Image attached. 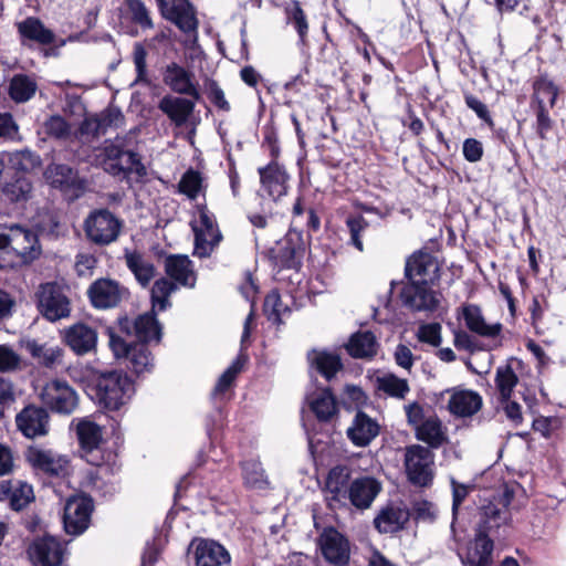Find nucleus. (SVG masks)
Wrapping results in <instances>:
<instances>
[{
	"label": "nucleus",
	"instance_id": "nucleus-1",
	"mask_svg": "<svg viewBox=\"0 0 566 566\" xmlns=\"http://www.w3.org/2000/svg\"><path fill=\"white\" fill-rule=\"evenodd\" d=\"M382 490L380 481L371 475L350 479L347 465H336L327 474L325 499L332 510L355 507L368 510Z\"/></svg>",
	"mask_w": 566,
	"mask_h": 566
},
{
	"label": "nucleus",
	"instance_id": "nucleus-2",
	"mask_svg": "<svg viewBox=\"0 0 566 566\" xmlns=\"http://www.w3.org/2000/svg\"><path fill=\"white\" fill-rule=\"evenodd\" d=\"M40 254L41 245L34 231L19 224L0 227V268L28 264Z\"/></svg>",
	"mask_w": 566,
	"mask_h": 566
},
{
	"label": "nucleus",
	"instance_id": "nucleus-3",
	"mask_svg": "<svg viewBox=\"0 0 566 566\" xmlns=\"http://www.w3.org/2000/svg\"><path fill=\"white\" fill-rule=\"evenodd\" d=\"M165 272L168 277L155 281L150 290L154 311H165L171 306L169 297L177 291L178 285L193 287L197 275L192 261L187 255H169L165 259Z\"/></svg>",
	"mask_w": 566,
	"mask_h": 566
},
{
	"label": "nucleus",
	"instance_id": "nucleus-4",
	"mask_svg": "<svg viewBox=\"0 0 566 566\" xmlns=\"http://www.w3.org/2000/svg\"><path fill=\"white\" fill-rule=\"evenodd\" d=\"M509 524V515L494 505H484L480 513V522L474 541L468 547L465 556H461L464 566H491L493 541L490 535L493 531Z\"/></svg>",
	"mask_w": 566,
	"mask_h": 566
},
{
	"label": "nucleus",
	"instance_id": "nucleus-5",
	"mask_svg": "<svg viewBox=\"0 0 566 566\" xmlns=\"http://www.w3.org/2000/svg\"><path fill=\"white\" fill-rule=\"evenodd\" d=\"M95 164L115 177L135 175L142 179L147 175L138 154L126 149L125 138L118 136L95 150Z\"/></svg>",
	"mask_w": 566,
	"mask_h": 566
},
{
	"label": "nucleus",
	"instance_id": "nucleus-6",
	"mask_svg": "<svg viewBox=\"0 0 566 566\" xmlns=\"http://www.w3.org/2000/svg\"><path fill=\"white\" fill-rule=\"evenodd\" d=\"M101 403L108 410H119L135 394L132 379L123 371H109L101 376L97 384Z\"/></svg>",
	"mask_w": 566,
	"mask_h": 566
},
{
	"label": "nucleus",
	"instance_id": "nucleus-7",
	"mask_svg": "<svg viewBox=\"0 0 566 566\" xmlns=\"http://www.w3.org/2000/svg\"><path fill=\"white\" fill-rule=\"evenodd\" d=\"M191 228L195 234L193 253L199 258L209 256L221 241L222 235L216 217L208 210L207 206H197Z\"/></svg>",
	"mask_w": 566,
	"mask_h": 566
},
{
	"label": "nucleus",
	"instance_id": "nucleus-8",
	"mask_svg": "<svg viewBox=\"0 0 566 566\" xmlns=\"http://www.w3.org/2000/svg\"><path fill=\"white\" fill-rule=\"evenodd\" d=\"M120 229L122 221L107 209L92 211L84 223L87 239L97 245H108L115 242Z\"/></svg>",
	"mask_w": 566,
	"mask_h": 566
},
{
	"label": "nucleus",
	"instance_id": "nucleus-9",
	"mask_svg": "<svg viewBox=\"0 0 566 566\" xmlns=\"http://www.w3.org/2000/svg\"><path fill=\"white\" fill-rule=\"evenodd\" d=\"M434 455L429 448L412 444L405 451V468L409 481L419 486H427L433 479Z\"/></svg>",
	"mask_w": 566,
	"mask_h": 566
},
{
	"label": "nucleus",
	"instance_id": "nucleus-10",
	"mask_svg": "<svg viewBox=\"0 0 566 566\" xmlns=\"http://www.w3.org/2000/svg\"><path fill=\"white\" fill-rule=\"evenodd\" d=\"M41 401L52 411L63 415L72 413L77 406V395L63 380L54 379L46 382L41 392Z\"/></svg>",
	"mask_w": 566,
	"mask_h": 566
},
{
	"label": "nucleus",
	"instance_id": "nucleus-11",
	"mask_svg": "<svg viewBox=\"0 0 566 566\" xmlns=\"http://www.w3.org/2000/svg\"><path fill=\"white\" fill-rule=\"evenodd\" d=\"M433 283L409 282L401 292L405 306L415 312H434L440 305V293L432 289Z\"/></svg>",
	"mask_w": 566,
	"mask_h": 566
},
{
	"label": "nucleus",
	"instance_id": "nucleus-12",
	"mask_svg": "<svg viewBox=\"0 0 566 566\" xmlns=\"http://www.w3.org/2000/svg\"><path fill=\"white\" fill-rule=\"evenodd\" d=\"M38 307L42 315L55 322L70 315V302L62 289L55 283H45L38 292Z\"/></svg>",
	"mask_w": 566,
	"mask_h": 566
},
{
	"label": "nucleus",
	"instance_id": "nucleus-13",
	"mask_svg": "<svg viewBox=\"0 0 566 566\" xmlns=\"http://www.w3.org/2000/svg\"><path fill=\"white\" fill-rule=\"evenodd\" d=\"M164 19L174 23L184 33L198 28L196 8L189 0H156Z\"/></svg>",
	"mask_w": 566,
	"mask_h": 566
},
{
	"label": "nucleus",
	"instance_id": "nucleus-14",
	"mask_svg": "<svg viewBox=\"0 0 566 566\" xmlns=\"http://www.w3.org/2000/svg\"><path fill=\"white\" fill-rule=\"evenodd\" d=\"M93 511L92 500L87 496H72L64 506L63 525L70 535L82 534L90 525Z\"/></svg>",
	"mask_w": 566,
	"mask_h": 566
},
{
	"label": "nucleus",
	"instance_id": "nucleus-15",
	"mask_svg": "<svg viewBox=\"0 0 566 566\" xmlns=\"http://www.w3.org/2000/svg\"><path fill=\"white\" fill-rule=\"evenodd\" d=\"M163 81L176 94L189 96L195 101L201 97L195 74L176 62L165 67Z\"/></svg>",
	"mask_w": 566,
	"mask_h": 566
},
{
	"label": "nucleus",
	"instance_id": "nucleus-16",
	"mask_svg": "<svg viewBox=\"0 0 566 566\" xmlns=\"http://www.w3.org/2000/svg\"><path fill=\"white\" fill-rule=\"evenodd\" d=\"M87 293L92 305L102 310L116 307L128 295L124 286L109 279L96 280Z\"/></svg>",
	"mask_w": 566,
	"mask_h": 566
},
{
	"label": "nucleus",
	"instance_id": "nucleus-17",
	"mask_svg": "<svg viewBox=\"0 0 566 566\" xmlns=\"http://www.w3.org/2000/svg\"><path fill=\"white\" fill-rule=\"evenodd\" d=\"M156 311L151 308V313H145L135 319L127 317L119 321V328L127 335H134L140 343L159 342L161 338V327L156 318Z\"/></svg>",
	"mask_w": 566,
	"mask_h": 566
},
{
	"label": "nucleus",
	"instance_id": "nucleus-18",
	"mask_svg": "<svg viewBox=\"0 0 566 566\" xmlns=\"http://www.w3.org/2000/svg\"><path fill=\"white\" fill-rule=\"evenodd\" d=\"M318 546L326 562L335 566H344L349 560V543L335 528L323 531L318 537Z\"/></svg>",
	"mask_w": 566,
	"mask_h": 566
},
{
	"label": "nucleus",
	"instance_id": "nucleus-19",
	"mask_svg": "<svg viewBox=\"0 0 566 566\" xmlns=\"http://www.w3.org/2000/svg\"><path fill=\"white\" fill-rule=\"evenodd\" d=\"M253 324H254V312H253V310H251L244 321L243 333L241 336V346H242L241 353L232 361V364L223 371V374L219 377V379L216 384V387L213 389V396L216 398L223 396L231 388L234 379L241 373L244 364L247 363L248 357L245 354H243V347L250 337L251 331L253 328Z\"/></svg>",
	"mask_w": 566,
	"mask_h": 566
},
{
	"label": "nucleus",
	"instance_id": "nucleus-20",
	"mask_svg": "<svg viewBox=\"0 0 566 566\" xmlns=\"http://www.w3.org/2000/svg\"><path fill=\"white\" fill-rule=\"evenodd\" d=\"M64 554V545L51 535H44L34 539L29 548L32 562L42 566H60Z\"/></svg>",
	"mask_w": 566,
	"mask_h": 566
},
{
	"label": "nucleus",
	"instance_id": "nucleus-21",
	"mask_svg": "<svg viewBox=\"0 0 566 566\" xmlns=\"http://www.w3.org/2000/svg\"><path fill=\"white\" fill-rule=\"evenodd\" d=\"M405 272L409 282L434 283L439 277V264L432 254L417 252L407 260Z\"/></svg>",
	"mask_w": 566,
	"mask_h": 566
},
{
	"label": "nucleus",
	"instance_id": "nucleus-22",
	"mask_svg": "<svg viewBox=\"0 0 566 566\" xmlns=\"http://www.w3.org/2000/svg\"><path fill=\"white\" fill-rule=\"evenodd\" d=\"M191 548L196 566H230L231 564V556L227 548L213 539H195Z\"/></svg>",
	"mask_w": 566,
	"mask_h": 566
},
{
	"label": "nucleus",
	"instance_id": "nucleus-23",
	"mask_svg": "<svg viewBox=\"0 0 566 566\" xmlns=\"http://www.w3.org/2000/svg\"><path fill=\"white\" fill-rule=\"evenodd\" d=\"M50 416L43 408L28 406L15 417L18 429L27 438L34 439L43 437L49 432Z\"/></svg>",
	"mask_w": 566,
	"mask_h": 566
},
{
	"label": "nucleus",
	"instance_id": "nucleus-24",
	"mask_svg": "<svg viewBox=\"0 0 566 566\" xmlns=\"http://www.w3.org/2000/svg\"><path fill=\"white\" fill-rule=\"evenodd\" d=\"M446 392L449 394L448 410L455 417H471L482 407V397L474 390L452 388Z\"/></svg>",
	"mask_w": 566,
	"mask_h": 566
},
{
	"label": "nucleus",
	"instance_id": "nucleus-25",
	"mask_svg": "<svg viewBox=\"0 0 566 566\" xmlns=\"http://www.w3.org/2000/svg\"><path fill=\"white\" fill-rule=\"evenodd\" d=\"M28 462L36 470L50 475H61L66 471L69 460L51 450L30 447L25 452Z\"/></svg>",
	"mask_w": 566,
	"mask_h": 566
},
{
	"label": "nucleus",
	"instance_id": "nucleus-26",
	"mask_svg": "<svg viewBox=\"0 0 566 566\" xmlns=\"http://www.w3.org/2000/svg\"><path fill=\"white\" fill-rule=\"evenodd\" d=\"M261 191L273 200L286 195L289 176L285 169L277 163H270L266 167L259 168Z\"/></svg>",
	"mask_w": 566,
	"mask_h": 566
},
{
	"label": "nucleus",
	"instance_id": "nucleus-27",
	"mask_svg": "<svg viewBox=\"0 0 566 566\" xmlns=\"http://www.w3.org/2000/svg\"><path fill=\"white\" fill-rule=\"evenodd\" d=\"M379 424L364 411H357L350 426L347 428V437L356 447H367L379 433Z\"/></svg>",
	"mask_w": 566,
	"mask_h": 566
},
{
	"label": "nucleus",
	"instance_id": "nucleus-28",
	"mask_svg": "<svg viewBox=\"0 0 566 566\" xmlns=\"http://www.w3.org/2000/svg\"><path fill=\"white\" fill-rule=\"evenodd\" d=\"M196 101L174 95H165L158 103V108L170 119L177 127L186 125L192 115Z\"/></svg>",
	"mask_w": 566,
	"mask_h": 566
},
{
	"label": "nucleus",
	"instance_id": "nucleus-29",
	"mask_svg": "<svg viewBox=\"0 0 566 566\" xmlns=\"http://www.w3.org/2000/svg\"><path fill=\"white\" fill-rule=\"evenodd\" d=\"M76 437L85 455L98 450L103 442V428L90 417L74 419Z\"/></svg>",
	"mask_w": 566,
	"mask_h": 566
},
{
	"label": "nucleus",
	"instance_id": "nucleus-30",
	"mask_svg": "<svg viewBox=\"0 0 566 566\" xmlns=\"http://www.w3.org/2000/svg\"><path fill=\"white\" fill-rule=\"evenodd\" d=\"M523 367V361L511 357L505 364L500 365L495 373V386L501 400H510L514 388L518 382L517 371Z\"/></svg>",
	"mask_w": 566,
	"mask_h": 566
},
{
	"label": "nucleus",
	"instance_id": "nucleus-31",
	"mask_svg": "<svg viewBox=\"0 0 566 566\" xmlns=\"http://www.w3.org/2000/svg\"><path fill=\"white\" fill-rule=\"evenodd\" d=\"M462 317L465 326L473 333L488 338H495L502 331L500 323L488 324L482 315L481 308L475 304L462 306Z\"/></svg>",
	"mask_w": 566,
	"mask_h": 566
},
{
	"label": "nucleus",
	"instance_id": "nucleus-32",
	"mask_svg": "<svg viewBox=\"0 0 566 566\" xmlns=\"http://www.w3.org/2000/svg\"><path fill=\"white\" fill-rule=\"evenodd\" d=\"M64 339L74 353L84 355L95 348L97 334L88 325L75 324L66 329Z\"/></svg>",
	"mask_w": 566,
	"mask_h": 566
},
{
	"label": "nucleus",
	"instance_id": "nucleus-33",
	"mask_svg": "<svg viewBox=\"0 0 566 566\" xmlns=\"http://www.w3.org/2000/svg\"><path fill=\"white\" fill-rule=\"evenodd\" d=\"M410 513L400 505H387L381 509L374 520L375 527L380 533H395L409 521Z\"/></svg>",
	"mask_w": 566,
	"mask_h": 566
},
{
	"label": "nucleus",
	"instance_id": "nucleus-34",
	"mask_svg": "<svg viewBox=\"0 0 566 566\" xmlns=\"http://www.w3.org/2000/svg\"><path fill=\"white\" fill-rule=\"evenodd\" d=\"M415 434L418 440L433 449L440 448L448 440L447 429L434 413L428 415L427 420L415 429Z\"/></svg>",
	"mask_w": 566,
	"mask_h": 566
},
{
	"label": "nucleus",
	"instance_id": "nucleus-35",
	"mask_svg": "<svg viewBox=\"0 0 566 566\" xmlns=\"http://www.w3.org/2000/svg\"><path fill=\"white\" fill-rule=\"evenodd\" d=\"M124 259L126 266L142 286H147L155 277L156 269L150 259L145 254L136 250H125Z\"/></svg>",
	"mask_w": 566,
	"mask_h": 566
},
{
	"label": "nucleus",
	"instance_id": "nucleus-36",
	"mask_svg": "<svg viewBox=\"0 0 566 566\" xmlns=\"http://www.w3.org/2000/svg\"><path fill=\"white\" fill-rule=\"evenodd\" d=\"M25 349L39 365L46 368H55L63 363V349L60 346L28 340Z\"/></svg>",
	"mask_w": 566,
	"mask_h": 566
},
{
	"label": "nucleus",
	"instance_id": "nucleus-37",
	"mask_svg": "<svg viewBox=\"0 0 566 566\" xmlns=\"http://www.w3.org/2000/svg\"><path fill=\"white\" fill-rule=\"evenodd\" d=\"M18 30L22 38L43 45L52 44L55 40L54 33L50 29L45 28L36 18H28L19 22Z\"/></svg>",
	"mask_w": 566,
	"mask_h": 566
},
{
	"label": "nucleus",
	"instance_id": "nucleus-38",
	"mask_svg": "<svg viewBox=\"0 0 566 566\" xmlns=\"http://www.w3.org/2000/svg\"><path fill=\"white\" fill-rule=\"evenodd\" d=\"M377 348L376 337L369 331L354 334L347 344V352L355 358H370L377 353Z\"/></svg>",
	"mask_w": 566,
	"mask_h": 566
},
{
	"label": "nucleus",
	"instance_id": "nucleus-39",
	"mask_svg": "<svg viewBox=\"0 0 566 566\" xmlns=\"http://www.w3.org/2000/svg\"><path fill=\"white\" fill-rule=\"evenodd\" d=\"M375 382L379 391L396 399H405L410 391L408 380L399 378L392 373L377 376Z\"/></svg>",
	"mask_w": 566,
	"mask_h": 566
},
{
	"label": "nucleus",
	"instance_id": "nucleus-40",
	"mask_svg": "<svg viewBox=\"0 0 566 566\" xmlns=\"http://www.w3.org/2000/svg\"><path fill=\"white\" fill-rule=\"evenodd\" d=\"M46 181L54 188L66 190L72 188L77 179V174L64 164H52L44 172Z\"/></svg>",
	"mask_w": 566,
	"mask_h": 566
},
{
	"label": "nucleus",
	"instance_id": "nucleus-41",
	"mask_svg": "<svg viewBox=\"0 0 566 566\" xmlns=\"http://www.w3.org/2000/svg\"><path fill=\"white\" fill-rule=\"evenodd\" d=\"M38 90L35 80L27 74H15L9 84V95L15 103L30 101Z\"/></svg>",
	"mask_w": 566,
	"mask_h": 566
},
{
	"label": "nucleus",
	"instance_id": "nucleus-42",
	"mask_svg": "<svg viewBox=\"0 0 566 566\" xmlns=\"http://www.w3.org/2000/svg\"><path fill=\"white\" fill-rule=\"evenodd\" d=\"M127 367L138 376L154 369V357L145 344H134L127 357Z\"/></svg>",
	"mask_w": 566,
	"mask_h": 566
},
{
	"label": "nucleus",
	"instance_id": "nucleus-43",
	"mask_svg": "<svg viewBox=\"0 0 566 566\" xmlns=\"http://www.w3.org/2000/svg\"><path fill=\"white\" fill-rule=\"evenodd\" d=\"M308 360L317 371L329 380L342 367L337 355L327 352H312L308 354Z\"/></svg>",
	"mask_w": 566,
	"mask_h": 566
},
{
	"label": "nucleus",
	"instance_id": "nucleus-44",
	"mask_svg": "<svg viewBox=\"0 0 566 566\" xmlns=\"http://www.w3.org/2000/svg\"><path fill=\"white\" fill-rule=\"evenodd\" d=\"M242 474L245 485L250 489L265 490L270 485L268 476L258 460L244 461L242 463Z\"/></svg>",
	"mask_w": 566,
	"mask_h": 566
},
{
	"label": "nucleus",
	"instance_id": "nucleus-45",
	"mask_svg": "<svg viewBox=\"0 0 566 566\" xmlns=\"http://www.w3.org/2000/svg\"><path fill=\"white\" fill-rule=\"evenodd\" d=\"M310 406L311 410L321 421H328L337 411L335 399L327 389L318 392L315 397L310 399Z\"/></svg>",
	"mask_w": 566,
	"mask_h": 566
},
{
	"label": "nucleus",
	"instance_id": "nucleus-46",
	"mask_svg": "<svg viewBox=\"0 0 566 566\" xmlns=\"http://www.w3.org/2000/svg\"><path fill=\"white\" fill-rule=\"evenodd\" d=\"M533 88V98L537 106H547L546 103H548L549 107H554L559 90L553 81L546 76H541L534 82Z\"/></svg>",
	"mask_w": 566,
	"mask_h": 566
},
{
	"label": "nucleus",
	"instance_id": "nucleus-47",
	"mask_svg": "<svg viewBox=\"0 0 566 566\" xmlns=\"http://www.w3.org/2000/svg\"><path fill=\"white\" fill-rule=\"evenodd\" d=\"M264 314L273 324H281L282 317L290 313L289 303L282 298L277 291L270 292L264 300Z\"/></svg>",
	"mask_w": 566,
	"mask_h": 566
},
{
	"label": "nucleus",
	"instance_id": "nucleus-48",
	"mask_svg": "<svg viewBox=\"0 0 566 566\" xmlns=\"http://www.w3.org/2000/svg\"><path fill=\"white\" fill-rule=\"evenodd\" d=\"M179 191L189 199L195 200L205 191L203 177L193 169H188L178 184Z\"/></svg>",
	"mask_w": 566,
	"mask_h": 566
},
{
	"label": "nucleus",
	"instance_id": "nucleus-49",
	"mask_svg": "<svg viewBox=\"0 0 566 566\" xmlns=\"http://www.w3.org/2000/svg\"><path fill=\"white\" fill-rule=\"evenodd\" d=\"M3 156L4 161L8 160L14 169L20 171L31 170L41 163L40 157L29 149L3 153Z\"/></svg>",
	"mask_w": 566,
	"mask_h": 566
},
{
	"label": "nucleus",
	"instance_id": "nucleus-50",
	"mask_svg": "<svg viewBox=\"0 0 566 566\" xmlns=\"http://www.w3.org/2000/svg\"><path fill=\"white\" fill-rule=\"evenodd\" d=\"M126 4L134 23L138 24L144 30L154 28L150 12L142 0H126Z\"/></svg>",
	"mask_w": 566,
	"mask_h": 566
},
{
	"label": "nucleus",
	"instance_id": "nucleus-51",
	"mask_svg": "<svg viewBox=\"0 0 566 566\" xmlns=\"http://www.w3.org/2000/svg\"><path fill=\"white\" fill-rule=\"evenodd\" d=\"M44 133L55 139H67L71 136V125L60 115H53L43 123Z\"/></svg>",
	"mask_w": 566,
	"mask_h": 566
},
{
	"label": "nucleus",
	"instance_id": "nucleus-52",
	"mask_svg": "<svg viewBox=\"0 0 566 566\" xmlns=\"http://www.w3.org/2000/svg\"><path fill=\"white\" fill-rule=\"evenodd\" d=\"M32 190L30 180L25 177H18L3 187L4 196L11 201L25 200Z\"/></svg>",
	"mask_w": 566,
	"mask_h": 566
},
{
	"label": "nucleus",
	"instance_id": "nucleus-53",
	"mask_svg": "<svg viewBox=\"0 0 566 566\" xmlns=\"http://www.w3.org/2000/svg\"><path fill=\"white\" fill-rule=\"evenodd\" d=\"M34 497L33 489L30 484L18 482L12 489L10 496L11 507L15 511L24 509Z\"/></svg>",
	"mask_w": 566,
	"mask_h": 566
},
{
	"label": "nucleus",
	"instance_id": "nucleus-54",
	"mask_svg": "<svg viewBox=\"0 0 566 566\" xmlns=\"http://www.w3.org/2000/svg\"><path fill=\"white\" fill-rule=\"evenodd\" d=\"M346 226L350 234L349 243L361 252L364 250L361 233L368 228V222L361 216H353L347 218Z\"/></svg>",
	"mask_w": 566,
	"mask_h": 566
},
{
	"label": "nucleus",
	"instance_id": "nucleus-55",
	"mask_svg": "<svg viewBox=\"0 0 566 566\" xmlns=\"http://www.w3.org/2000/svg\"><path fill=\"white\" fill-rule=\"evenodd\" d=\"M147 51L142 43H135L133 51V61L136 70L135 84H149L147 75Z\"/></svg>",
	"mask_w": 566,
	"mask_h": 566
},
{
	"label": "nucleus",
	"instance_id": "nucleus-56",
	"mask_svg": "<svg viewBox=\"0 0 566 566\" xmlns=\"http://www.w3.org/2000/svg\"><path fill=\"white\" fill-rule=\"evenodd\" d=\"M286 14L287 21L294 25L300 39L303 41L307 34L308 24L304 11L300 7L298 2H294L292 6L287 7Z\"/></svg>",
	"mask_w": 566,
	"mask_h": 566
},
{
	"label": "nucleus",
	"instance_id": "nucleus-57",
	"mask_svg": "<svg viewBox=\"0 0 566 566\" xmlns=\"http://www.w3.org/2000/svg\"><path fill=\"white\" fill-rule=\"evenodd\" d=\"M97 115L104 134L111 128H118L124 125V114L116 106H108Z\"/></svg>",
	"mask_w": 566,
	"mask_h": 566
},
{
	"label": "nucleus",
	"instance_id": "nucleus-58",
	"mask_svg": "<svg viewBox=\"0 0 566 566\" xmlns=\"http://www.w3.org/2000/svg\"><path fill=\"white\" fill-rule=\"evenodd\" d=\"M107 472V468L104 465H97L94 471L90 472V481L88 483L92 485L93 490L101 492L103 495L115 492V483L104 481V475Z\"/></svg>",
	"mask_w": 566,
	"mask_h": 566
},
{
	"label": "nucleus",
	"instance_id": "nucleus-59",
	"mask_svg": "<svg viewBox=\"0 0 566 566\" xmlns=\"http://www.w3.org/2000/svg\"><path fill=\"white\" fill-rule=\"evenodd\" d=\"M417 337L421 343L431 346H439L441 344V325L439 323H428L419 327Z\"/></svg>",
	"mask_w": 566,
	"mask_h": 566
},
{
	"label": "nucleus",
	"instance_id": "nucleus-60",
	"mask_svg": "<svg viewBox=\"0 0 566 566\" xmlns=\"http://www.w3.org/2000/svg\"><path fill=\"white\" fill-rule=\"evenodd\" d=\"M20 366V356L9 346L0 345V371H13Z\"/></svg>",
	"mask_w": 566,
	"mask_h": 566
},
{
	"label": "nucleus",
	"instance_id": "nucleus-61",
	"mask_svg": "<svg viewBox=\"0 0 566 566\" xmlns=\"http://www.w3.org/2000/svg\"><path fill=\"white\" fill-rule=\"evenodd\" d=\"M206 86L208 98L210 99V102L221 111H230V104L226 99L224 93L222 88L218 85V83L216 81L210 80L207 82Z\"/></svg>",
	"mask_w": 566,
	"mask_h": 566
},
{
	"label": "nucleus",
	"instance_id": "nucleus-62",
	"mask_svg": "<svg viewBox=\"0 0 566 566\" xmlns=\"http://www.w3.org/2000/svg\"><path fill=\"white\" fill-rule=\"evenodd\" d=\"M403 409L406 412L407 422L413 429H417L419 424L427 420L428 415L424 413L423 407L417 401L406 405Z\"/></svg>",
	"mask_w": 566,
	"mask_h": 566
},
{
	"label": "nucleus",
	"instance_id": "nucleus-63",
	"mask_svg": "<svg viewBox=\"0 0 566 566\" xmlns=\"http://www.w3.org/2000/svg\"><path fill=\"white\" fill-rule=\"evenodd\" d=\"M412 509L416 518L424 522H432L438 513L436 505L426 500L416 501Z\"/></svg>",
	"mask_w": 566,
	"mask_h": 566
},
{
	"label": "nucleus",
	"instance_id": "nucleus-64",
	"mask_svg": "<svg viewBox=\"0 0 566 566\" xmlns=\"http://www.w3.org/2000/svg\"><path fill=\"white\" fill-rule=\"evenodd\" d=\"M463 156L470 163H476L481 160L483 156L482 143L475 138H468L463 143Z\"/></svg>",
	"mask_w": 566,
	"mask_h": 566
}]
</instances>
